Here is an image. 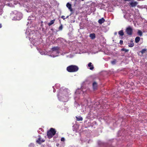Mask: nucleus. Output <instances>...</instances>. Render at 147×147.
<instances>
[{
  "instance_id": "nucleus-10",
  "label": "nucleus",
  "mask_w": 147,
  "mask_h": 147,
  "mask_svg": "<svg viewBox=\"0 0 147 147\" xmlns=\"http://www.w3.org/2000/svg\"><path fill=\"white\" fill-rule=\"evenodd\" d=\"M88 66L89 67H90V69L91 70H92L94 68L93 65H92V63L91 62L88 63Z\"/></svg>"
},
{
  "instance_id": "nucleus-22",
  "label": "nucleus",
  "mask_w": 147,
  "mask_h": 147,
  "mask_svg": "<svg viewBox=\"0 0 147 147\" xmlns=\"http://www.w3.org/2000/svg\"><path fill=\"white\" fill-rule=\"evenodd\" d=\"M116 61V60L115 59H114L111 61V63L113 64H115Z\"/></svg>"
},
{
  "instance_id": "nucleus-12",
  "label": "nucleus",
  "mask_w": 147,
  "mask_h": 147,
  "mask_svg": "<svg viewBox=\"0 0 147 147\" xmlns=\"http://www.w3.org/2000/svg\"><path fill=\"white\" fill-rule=\"evenodd\" d=\"M55 21V19H54L50 21V22L48 24L49 26H50L52 25L53 24Z\"/></svg>"
},
{
  "instance_id": "nucleus-19",
  "label": "nucleus",
  "mask_w": 147,
  "mask_h": 147,
  "mask_svg": "<svg viewBox=\"0 0 147 147\" xmlns=\"http://www.w3.org/2000/svg\"><path fill=\"white\" fill-rule=\"evenodd\" d=\"M138 34L140 36H142V32L140 30H138Z\"/></svg>"
},
{
  "instance_id": "nucleus-28",
  "label": "nucleus",
  "mask_w": 147,
  "mask_h": 147,
  "mask_svg": "<svg viewBox=\"0 0 147 147\" xmlns=\"http://www.w3.org/2000/svg\"><path fill=\"white\" fill-rule=\"evenodd\" d=\"M2 27V25L1 24H0V28H1Z\"/></svg>"
},
{
  "instance_id": "nucleus-6",
  "label": "nucleus",
  "mask_w": 147,
  "mask_h": 147,
  "mask_svg": "<svg viewBox=\"0 0 147 147\" xmlns=\"http://www.w3.org/2000/svg\"><path fill=\"white\" fill-rule=\"evenodd\" d=\"M67 7L69 10L70 11L72 12L73 11V9L71 8V5L69 3H67L66 4Z\"/></svg>"
},
{
  "instance_id": "nucleus-23",
  "label": "nucleus",
  "mask_w": 147,
  "mask_h": 147,
  "mask_svg": "<svg viewBox=\"0 0 147 147\" xmlns=\"http://www.w3.org/2000/svg\"><path fill=\"white\" fill-rule=\"evenodd\" d=\"M119 44L121 45H122L123 44V41L122 40H120L119 42Z\"/></svg>"
},
{
  "instance_id": "nucleus-15",
  "label": "nucleus",
  "mask_w": 147,
  "mask_h": 147,
  "mask_svg": "<svg viewBox=\"0 0 147 147\" xmlns=\"http://www.w3.org/2000/svg\"><path fill=\"white\" fill-rule=\"evenodd\" d=\"M118 34L120 36H122L124 35V33L122 30H120L118 32Z\"/></svg>"
},
{
  "instance_id": "nucleus-13",
  "label": "nucleus",
  "mask_w": 147,
  "mask_h": 147,
  "mask_svg": "<svg viewBox=\"0 0 147 147\" xmlns=\"http://www.w3.org/2000/svg\"><path fill=\"white\" fill-rule=\"evenodd\" d=\"M52 50L53 51H58L59 49V48L58 47H53L52 49Z\"/></svg>"
},
{
  "instance_id": "nucleus-8",
  "label": "nucleus",
  "mask_w": 147,
  "mask_h": 147,
  "mask_svg": "<svg viewBox=\"0 0 147 147\" xmlns=\"http://www.w3.org/2000/svg\"><path fill=\"white\" fill-rule=\"evenodd\" d=\"M92 86L93 89L94 90L97 89V84L95 82H93V83Z\"/></svg>"
},
{
  "instance_id": "nucleus-11",
  "label": "nucleus",
  "mask_w": 147,
  "mask_h": 147,
  "mask_svg": "<svg viewBox=\"0 0 147 147\" xmlns=\"http://www.w3.org/2000/svg\"><path fill=\"white\" fill-rule=\"evenodd\" d=\"M90 36L91 39H93L95 38V35L94 33L91 34H90Z\"/></svg>"
},
{
  "instance_id": "nucleus-16",
  "label": "nucleus",
  "mask_w": 147,
  "mask_h": 147,
  "mask_svg": "<svg viewBox=\"0 0 147 147\" xmlns=\"http://www.w3.org/2000/svg\"><path fill=\"white\" fill-rule=\"evenodd\" d=\"M140 40V38L138 36L136 37L135 39V42L136 43H138V42Z\"/></svg>"
},
{
  "instance_id": "nucleus-14",
  "label": "nucleus",
  "mask_w": 147,
  "mask_h": 147,
  "mask_svg": "<svg viewBox=\"0 0 147 147\" xmlns=\"http://www.w3.org/2000/svg\"><path fill=\"white\" fill-rule=\"evenodd\" d=\"M134 46V43L132 40L131 41L130 43H128V46L129 47H131Z\"/></svg>"
},
{
  "instance_id": "nucleus-26",
  "label": "nucleus",
  "mask_w": 147,
  "mask_h": 147,
  "mask_svg": "<svg viewBox=\"0 0 147 147\" xmlns=\"http://www.w3.org/2000/svg\"><path fill=\"white\" fill-rule=\"evenodd\" d=\"M59 145V144H56V146H58Z\"/></svg>"
},
{
  "instance_id": "nucleus-9",
  "label": "nucleus",
  "mask_w": 147,
  "mask_h": 147,
  "mask_svg": "<svg viewBox=\"0 0 147 147\" xmlns=\"http://www.w3.org/2000/svg\"><path fill=\"white\" fill-rule=\"evenodd\" d=\"M105 21V19L102 18L98 20V22L100 24H102V23H104Z\"/></svg>"
},
{
  "instance_id": "nucleus-21",
  "label": "nucleus",
  "mask_w": 147,
  "mask_h": 147,
  "mask_svg": "<svg viewBox=\"0 0 147 147\" xmlns=\"http://www.w3.org/2000/svg\"><path fill=\"white\" fill-rule=\"evenodd\" d=\"M63 28V25L62 24H61V25L59 26V30H61Z\"/></svg>"
},
{
  "instance_id": "nucleus-1",
  "label": "nucleus",
  "mask_w": 147,
  "mask_h": 147,
  "mask_svg": "<svg viewBox=\"0 0 147 147\" xmlns=\"http://www.w3.org/2000/svg\"><path fill=\"white\" fill-rule=\"evenodd\" d=\"M11 16L13 18V20H20L22 18V14L16 11L11 13Z\"/></svg>"
},
{
  "instance_id": "nucleus-20",
  "label": "nucleus",
  "mask_w": 147,
  "mask_h": 147,
  "mask_svg": "<svg viewBox=\"0 0 147 147\" xmlns=\"http://www.w3.org/2000/svg\"><path fill=\"white\" fill-rule=\"evenodd\" d=\"M121 51H124L125 52H127L129 51V50L127 49L123 48L121 49Z\"/></svg>"
},
{
  "instance_id": "nucleus-25",
  "label": "nucleus",
  "mask_w": 147,
  "mask_h": 147,
  "mask_svg": "<svg viewBox=\"0 0 147 147\" xmlns=\"http://www.w3.org/2000/svg\"><path fill=\"white\" fill-rule=\"evenodd\" d=\"M61 18H62L63 20H65V16H61Z\"/></svg>"
},
{
  "instance_id": "nucleus-27",
  "label": "nucleus",
  "mask_w": 147,
  "mask_h": 147,
  "mask_svg": "<svg viewBox=\"0 0 147 147\" xmlns=\"http://www.w3.org/2000/svg\"><path fill=\"white\" fill-rule=\"evenodd\" d=\"M114 34H115V35H117V32H115V33H114Z\"/></svg>"
},
{
  "instance_id": "nucleus-5",
  "label": "nucleus",
  "mask_w": 147,
  "mask_h": 147,
  "mask_svg": "<svg viewBox=\"0 0 147 147\" xmlns=\"http://www.w3.org/2000/svg\"><path fill=\"white\" fill-rule=\"evenodd\" d=\"M45 140L43 139H42L40 136H38V138L36 140V142L38 144H40L42 142H45Z\"/></svg>"
},
{
  "instance_id": "nucleus-24",
  "label": "nucleus",
  "mask_w": 147,
  "mask_h": 147,
  "mask_svg": "<svg viewBox=\"0 0 147 147\" xmlns=\"http://www.w3.org/2000/svg\"><path fill=\"white\" fill-rule=\"evenodd\" d=\"M61 140V141H64L65 140V139L64 138H62Z\"/></svg>"
},
{
  "instance_id": "nucleus-2",
  "label": "nucleus",
  "mask_w": 147,
  "mask_h": 147,
  "mask_svg": "<svg viewBox=\"0 0 147 147\" xmlns=\"http://www.w3.org/2000/svg\"><path fill=\"white\" fill-rule=\"evenodd\" d=\"M79 69L78 67L76 65H71L68 66L66 68L67 71L69 72H74L78 71Z\"/></svg>"
},
{
  "instance_id": "nucleus-17",
  "label": "nucleus",
  "mask_w": 147,
  "mask_h": 147,
  "mask_svg": "<svg viewBox=\"0 0 147 147\" xmlns=\"http://www.w3.org/2000/svg\"><path fill=\"white\" fill-rule=\"evenodd\" d=\"M76 120L78 121H82L83 120V118L81 117H76Z\"/></svg>"
},
{
  "instance_id": "nucleus-3",
  "label": "nucleus",
  "mask_w": 147,
  "mask_h": 147,
  "mask_svg": "<svg viewBox=\"0 0 147 147\" xmlns=\"http://www.w3.org/2000/svg\"><path fill=\"white\" fill-rule=\"evenodd\" d=\"M56 133V131L53 128H51L49 131L47 132V135L49 138H51L53 136L55 135Z\"/></svg>"
},
{
  "instance_id": "nucleus-7",
  "label": "nucleus",
  "mask_w": 147,
  "mask_h": 147,
  "mask_svg": "<svg viewBox=\"0 0 147 147\" xmlns=\"http://www.w3.org/2000/svg\"><path fill=\"white\" fill-rule=\"evenodd\" d=\"M138 3L136 1H133L130 3L131 6L132 7H135L137 4Z\"/></svg>"
},
{
  "instance_id": "nucleus-4",
  "label": "nucleus",
  "mask_w": 147,
  "mask_h": 147,
  "mask_svg": "<svg viewBox=\"0 0 147 147\" xmlns=\"http://www.w3.org/2000/svg\"><path fill=\"white\" fill-rule=\"evenodd\" d=\"M125 31L127 34L128 35L131 36L132 34L133 29L130 26H129L126 28Z\"/></svg>"
},
{
  "instance_id": "nucleus-29",
  "label": "nucleus",
  "mask_w": 147,
  "mask_h": 147,
  "mask_svg": "<svg viewBox=\"0 0 147 147\" xmlns=\"http://www.w3.org/2000/svg\"><path fill=\"white\" fill-rule=\"evenodd\" d=\"M69 16H67L65 18H68Z\"/></svg>"
},
{
  "instance_id": "nucleus-18",
  "label": "nucleus",
  "mask_w": 147,
  "mask_h": 147,
  "mask_svg": "<svg viewBox=\"0 0 147 147\" xmlns=\"http://www.w3.org/2000/svg\"><path fill=\"white\" fill-rule=\"evenodd\" d=\"M147 51V49H142L140 51V52L142 53V54H144L145 52Z\"/></svg>"
},
{
  "instance_id": "nucleus-30",
  "label": "nucleus",
  "mask_w": 147,
  "mask_h": 147,
  "mask_svg": "<svg viewBox=\"0 0 147 147\" xmlns=\"http://www.w3.org/2000/svg\"><path fill=\"white\" fill-rule=\"evenodd\" d=\"M51 30H53V28H51Z\"/></svg>"
},
{
  "instance_id": "nucleus-31",
  "label": "nucleus",
  "mask_w": 147,
  "mask_h": 147,
  "mask_svg": "<svg viewBox=\"0 0 147 147\" xmlns=\"http://www.w3.org/2000/svg\"><path fill=\"white\" fill-rule=\"evenodd\" d=\"M84 0H82V1H83Z\"/></svg>"
}]
</instances>
